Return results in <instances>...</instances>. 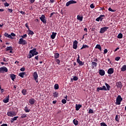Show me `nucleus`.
Instances as JSON below:
<instances>
[{
  "label": "nucleus",
  "instance_id": "603ef678",
  "mask_svg": "<svg viewBox=\"0 0 126 126\" xmlns=\"http://www.w3.org/2000/svg\"><path fill=\"white\" fill-rule=\"evenodd\" d=\"M4 6L6 7V6H9V3H7L6 2L4 3Z\"/></svg>",
  "mask_w": 126,
  "mask_h": 126
},
{
  "label": "nucleus",
  "instance_id": "f8f14e48",
  "mask_svg": "<svg viewBox=\"0 0 126 126\" xmlns=\"http://www.w3.org/2000/svg\"><path fill=\"white\" fill-rule=\"evenodd\" d=\"M116 86L117 88H119L120 89H122L123 87V84L121 82H118L116 83Z\"/></svg>",
  "mask_w": 126,
  "mask_h": 126
},
{
  "label": "nucleus",
  "instance_id": "a211bd4d",
  "mask_svg": "<svg viewBox=\"0 0 126 126\" xmlns=\"http://www.w3.org/2000/svg\"><path fill=\"white\" fill-rule=\"evenodd\" d=\"M10 77L12 79V81H14V79L16 78V75L14 74H11L10 75Z\"/></svg>",
  "mask_w": 126,
  "mask_h": 126
},
{
  "label": "nucleus",
  "instance_id": "0e129e2a",
  "mask_svg": "<svg viewBox=\"0 0 126 126\" xmlns=\"http://www.w3.org/2000/svg\"><path fill=\"white\" fill-rule=\"evenodd\" d=\"M38 52H37V51H36L35 52H34V54H32V55H33V57H34V56H37V55H38Z\"/></svg>",
  "mask_w": 126,
  "mask_h": 126
},
{
  "label": "nucleus",
  "instance_id": "37998d69",
  "mask_svg": "<svg viewBox=\"0 0 126 126\" xmlns=\"http://www.w3.org/2000/svg\"><path fill=\"white\" fill-rule=\"evenodd\" d=\"M73 80H74V81H77V80H78V77L74 76L73 78Z\"/></svg>",
  "mask_w": 126,
  "mask_h": 126
},
{
  "label": "nucleus",
  "instance_id": "f704fd0d",
  "mask_svg": "<svg viewBox=\"0 0 126 126\" xmlns=\"http://www.w3.org/2000/svg\"><path fill=\"white\" fill-rule=\"evenodd\" d=\"M12 47L11 46L7 47L6 48V51L7 52L8 51L12 50Z\"/></svg>",
  "mask_w": 126,
  "mask_h": 126
},
{
  "label": "nucleus",
  "instance_id": "cd10ccee",
  "mask_svg": "<svg viewBox=\"0 0 126 126\" xmlns=\"http://www.w3.org/2000/svg\"><path fill=\"white\" fill-rule=\"evenodd\" d=\"M25 75V72H20V73H19V76H20V77H22V78H23Z\"/></svg>",
  "mask_w": 126,
  "mask_h": 126
},
{
  "label": "nucleus",
  "instance_id": "a19ab883",
  "mask_svg": "<svg viewBox=\"0 0 126 126\" xmlns=\"http://www.w3.org/2000/svg\"><path fill=\"white\" fill-rule=\"evenodd\" d=\"M100 90H103V88L102 87H97L96 89L97 92H99Z\"/></svg>",
  "mask_w": 126,
  "mask_h": 126
},
{
  "label": "nucleus",
  "instance_id": "423d86ee",
  "mask_svg": "<svg viewBox=\"0 0 126 126\" xmlns=\"http://www.w3.org/2000/svg\"><path fill=\"white\" fill-rule=\"evenodd\" d=\"M77 63H79L80 66H82V65L84 64V62H83L82 61H80V57L79 56V55H78V58L77 59Z\"/></svg>",
  "mask_w": 126,
  "mask_h": 126
},
{
  "label": "nucleus",
  "instance_id": "412c9836",
  "mask_svg": "<svg viewBox=\"0 0 126 126\" xmlns=\"http://www.w3.org/2000/svg\"><path fill=\"white\" fill-rule=\"evenodd\" d=\"M77 19L79 21H82V20H83V16L78 15L77 16Z\"/></svg>",
  "mask_w": 126,
  "mask_h": 126
},
{
  "label": "nucleus",
  "instance_id": "ddd939ff",
  "mask_svg": "<svg viewBox=\"0 0 126 126\" xmlns=\"http://www.w3.org/2000/svg\"><path fill=\"white\" fill-rule=\"evenodd\" d=\"M99 74L101 76H104V75H105V70H104L103 69H99Z\"/></svg>",
  "mask_w": 126,
  "mask_h": 126
},
{
  "label": "nucleus",
  "instance_id": "774afa93",
  "mask_svg": "<svg viewBox=\"0 0 126 126\" xmlns=\"http://www.w3.org/2000/svg\"><path fill=\"white\" fill-rule=\"evenodd\" d=\"M1 126H7V124H3L1 125Z\"/></svg>",
  "mask_w": 126,
  "mask_h": 126
},
{
  "label": "nucleus",
  "instance_id": "7ed1b4c3",
  "mask_svg": "<svg viewBox=\"0 0 126 126\" xmlns=\"http://www.w3.org/2000/svg\"><path fill=\"white\" fill-rule=\"evenodd\" d=\"M18 44L19 45H26L27 42L25 39H24L23 38H20Z\"/></svg>",
  "mask_w": 126,
  "mask_h": 126
},
{
  "label": "nucleus",
  "instance_id": "5701e85b",
  "mask_svg": "<svg viewBox=\"0 0 126 126\" xmlns=\"http://www.w3.org/2000/svg\"><path fill=\"white\" fill-rule=\"evenodd\" d=\"M17 119H18V116H16L14 117V118H11L10 120L11 123H13L14 121H17Z\"/></svg>",
  "mask_w": 126,
  "mask_h": 126
},
{
  "label": "nucleus",
  "instance_id": "7c9ffc66",
  "mask_svg": "<svg viewBox=\"0 0 126 126\" xmlns=\"http://www.w3.org/2000/svg\"><path fill=\"white\" fill-rule=\"evenodd\" d=\"M73 123L74 125H75V126H77L78 125V121H77V120L74 119L73 120Z\"/></svg>",
  "mask_w": 126,
  "mask_h": 126
},
{
  "label": "nucleus",
  "instance_id": "9b49d317",
  "mask_svg": "<svg viewBox=\"0 0 126 126\" xmlns=\"http://www.w3.org/2000/svg\"><path fill=\"white\" fill-rule=\"evenodd\" d=\"M77 44L78 42L77 40H75L73 43V49L76 50L77 49Z\"/></svg>",
  "mask_w": 126,
  "mask_h": 126
},
{
  "label": "nucleus",
  "instance_id": "bf43d9fd",
  "mask_svg": "<svg viewBox=\"0 0 126 126\" xmlns=\"http://www.w3.org/2000/svg\"><path fill=\"white\" fill-rule=\"evenodd\" d=\"M21 71H25V67H22L20 68Z\"/></svg>",
  "mask_w": 126,
  "mask_h": 126
},
{
  "label": "nucleus",
  "instance_id": "09e8293b",
  "mask_svg": "<svg viewBox=\"0 0 126 126\" xmlns=\"http://www.w3.org/2000/svg\"><path fill=\"white\" fill-rule=\"evenodd\" d=\"M62 103H63V104H66V100H65V99H63L62 100Z\"/></svg>",
  "mask_w": 126,
  "mask_h": 126
},
{
  "label": "nucleus",
  "instance_id": "2f4dec72",
  "mask_svg": "<svg viewBox=\"0 0 126 126\" xmlns=\"http://www.w3.org/2000/svg\"><path fill=\"white\" fill-rule=\"evenodd\" d=\"M105 86L107 87V90H108V91H110V88H111V86H110L109 84H107V83H105Z\"/></svg>",
  "mask_w": 126,
  "mask_h": 126
},
{
  "label": "nucleus",
  "instance_id": "13d9d810",
  "mask_svg": "<svg viewBox=\"0 0 126 126\" xmlns=\"http://www.w3.org/2000/svg\"><path fill=\"white\" fill-rule=\"evenodd\" d=\"M108 10H109V11H111V12H115V10H113V9H112V8H111V7H109V8H108Z\"/></svg>",
  "mask_w": 126,
  "mask_h": 126
},
{
  "label": "nucleus",
  "instance_id": "f03ea898",
  "mask_svg": "<svg viewBox=\"0 0 126 126\" xmlns=\"http://www.w3.org/2000/svg\"><path fill=\"white\" fill-rule=\"evenodd\" d=\"M7 115L8 116V117H15V116H16V113L15 111H8L7 113Z\"/></svg>",
  "mask_w": 126,
  "mask_h": 126
},
{
  "label": "nucleus",
  "instance_id": "c03bdc74",
  "mask_svg": "<svg viewBox=\"0 0 126 126\" xmlns=\"http://www.w3.org/2000/svg\"><path fill=\"white\" fill-rule=\"evenodd\" d=\"M21 37H22V39H25V38H27V34H25L23 35H22Z\"/></svg>",
  "mask_w": 126,
  "mask_h": 126
},
{
  "label": "nucleus",
  "instance_id": "b1692460",
  "mask_svg": "<svg viewBox=\"0 0 126 126\" xmlns=\"http://www.w3.org/2000/svg\"><path fill=\"white\" fill-rule=\"evenodd\" d=\"M56 35H57L56 32H53L52 34L51 35V39H55V38H56Z\"/></svg>",
  "mask_w": 126,
  "mask_h": 126
},
{
  "label": "nucleus",
  "instance_id": "680f3d73",
  "mask_svg": "<svg viewBox=\"0 0 126 126\" xmlns=\"http://www.w3.org/2000/svg\"><path fill=\"white\" fill-rule=\"evenodd\" d=\"M30 2H31V4L34 3V2H35V0H30Z\"/></svg>",
  "mask_w": 126,
  "mask_h": 126
},
{
  "label": "nucleus",
  "instance_id": "338daca9",
  "mask_svg": "<svg viewBox=\"0 0 126 126\" xmlns=\"http://www.w3.org/2000/svg\"><path fill=\"white\" fill-rule=\"evenodd\" d=\"M94 62H98L97 58H94Z\"/></svg>",
  "mask_w": 126,
  "mask_h": 126
},
{
  "label": "nucleus",
  "instance_id": "aec40b11",
  "mask_svg": "<svg viewBox=\"0 0 126 126\" xmlns=\"http://www.w3.org/2000/svg\"><path fill=\"white\" fill-rule=\"evenodd\" d=\"M81 107H82V105L81 104H76V111H79V109H80V108H81Z\"/></svg>",
  "mask_w": 126,
  "mask_h": 126
},
{
  "label": "nucleus",
  "instance_id": "393cba45",
  "mask_svg": "<svg viewBox=\"0 0 126 126\" xmlns=\"http://www.w3.org/2000/svg\"><path fill=\"white\" fill-rule=\"evenodd\" d=\"M54 58L55 59H59V58H60V54L58 53H55L54 54Z\"/></svg>",
  "mask_w": 126,
  "mask_h": 126
},
{
  "label": "nucleus",
  "instance_id": "052dcab7",
  "mask_svg": "<svg viewBox=\"0 0 126 126\" xmlns=\"http://www.w3.org/2000/svg\"><path fill=\"white\" fill-rule=\"evenodd\" d=\"M108 53V49H105L104 50V54H107Z\"/></svg>",
  "mask_w": 126,
  "mask_h": 126
},
{
  "label": "nucleus",
  "instance_id": "6e6552de",
  "mask_svg": "<svg viewBox=\"0 0 126 126\" xmlns=\"http://www.w3.org/2000/svg\"><path fill=\"white\" fill-rule=\"evenodd\" d=\"M76 1H75V0H69V1L67 2L66 3V6H69V5H70V4H73L74 3H76Z\"/></svg>",
  "mask_w": 126,
  "mask_h": 126
},
{
  "label": "nucleus",
  "instance_id": "6ab92c4d",
  "mask_svg": "<svg viewBox=\"0 0 126 126\" xmlns=\"http://www.w3.org/2000/svg\"><path fill=\"white\" fill-rule=\"evenodd\" d=\"M5 37H6L7 38H10V39H13V37L10 35V34H8L7 32H5L4 34Z\"/></svg>",
  "mask_w": 126,
  "mask_h": 126
},
{
  "label": "nucleus",
  "instance_id": "3c124183",
  "mask_svg": "<svg viewBox=\"0 0 126 126\" xmlns=\"http://www.w3.org/2000/svg\"><path fill=\"white\" fill-rule=\"evenodd\" d=\"M10 36H11V37H15V36H16V34H15V33L12 32L11 33V34H10Z\"/></svg>",
  "mask_w": 126,
  "mask_h": 126
},
{
  "label": "nucleus",
  "instance_id": "4d7b16f0",
  "mask_svg": "<svg viewBox=\"0 0 126 126\" xmlns=\"http://www.w3.org/2000/svg\"><path fill=\"white\" fill-rule=\"evenodd\" d=\"M8 11L9 12H10V13H12L13 12V10H12V9L8 8Z\"/></svg>",
  "mask_w": 126,
  "mask_h": 126
},
{
  "label": "nucleus",
  "instance_id": "49530a36",
  "mask_svg": "<svg viewBox=\"0 0 126 126\" xmlns=\"http://www.w3.org/2000/svg\"><path fill=\"white\" fill-rule=\"evenodd\" d=\"M120 60H121V57H117L115 58V61H116L117 62H119Z\"/></svg>",
  "mask_w": 126,
  "mask_h": 126
},
{
  "label": "nucleus",
  "instance_id": "79ce46f5",
  "mask_svg": "<svg viewBox=\"0 0 126 126\" xmlns=\"http://www.w3.org/2000/svg\"><path fill=\"white\" fill-rule=\"evenodd\" d=\"M94 111L93 109H90L89 110V114H94Z\"/></svg>",
  "mask_w": 126,
  "mask_h": 126
},
{
  "label": "nucleus",
  "instance_id": "a18cd8bd",
  "mask_svg": "<svg viewBox=\"0 0 126 126\" xmlns=\"http://www.w3.org/2000/svg\"><path fill=\"white\" fill-rule=\"evenodd\" d=\"M29 33L31 35H34V32L31 30H29Z\"/></svg>",
  "mask_w": 126,
  "mask_h": 126
},
{
  "label": "nucleus",
  "instance_id": "6e6d98bb",
  "mask_svg": "<svg viewBox=\"0 0 126 126\" xmlns=\"http://www.w3.org/2000/svg\"><path fill=\"white\" fill-rule=\"evenodd\" d=\"M102 90H104V91H107V88H106V86H102Z\"/></svg>",
  "mask_w": 126,
  "mask_h": 126
},
{
  "label": "nucleus",
  "instance_id": "0eeeda50",
  "mask_svg": "<svg viewBox=\"0 0 126 126\" xmlns=\"http://www.w3.org/2000/svg\"><path fill=\"white\" fill-rule=\"evenodd\" d=\"M32 76H33V78L34 79V80L36 82V83H38V74L37 73V72L35 71L33 72L32 74Z\"/></svg>",
  "mask_w": 126,
  "mask_h": 126
},
{
  "label": "nucleus",
  "instance_id": "8fccbe9b",
  "mask_svg": "<svg viewBox=\"0 0 126 126\" xmlns=\"http://www.w3.org/2000/svg\"><path fill=\"white\" fill-rule=\"evenodd\" d=\"M32 57H34V55L30 54V55L28 56V59H31Z\"/></svg>",
  "mask_w": 126,
  "mask_h": 126
},
{
  "label": "nucleus",
  "instance_id": "72a5a7b5",
  "mask_svg": "<svg viewBox=\"0 0 126 126\" xmlns=\"http://www.w3.org/2000/svg\"><path fill=\"white\" fill-rule=\"evenodd\" d=\"M118 39H122L123 38V33H120L117 36Z\"/></svg>",
  "mask_w": 126,
  "mask_h": 126
},
{
  "label": "nucleus",
  "instance_id": "c756f323",
  "mask_svg": "<svg viewBox=\"0 0 126 126\" xmlns=\"http://www.w3.org/2000/svg\"><path fill=\"white\" fill-rule=\"evenodd\" d=\"M53 96L55 98H58V97H59V93H58V92L54 93Z\"/></svg>",
  "mask_w": 126,
  "mask_h": 126
},
{
  "label": "nucleus",
  "instance_id": "58836bf2",
  "mask_svg": "<svg viewBox=\"0 0 126 126\" xmlns=\"http://www.w3.org/2000/svg\"><path fill=\"white\" fill-rule=\"evenodd\" d=\"M86 48H89V46L87 45H83L81 47V50H82L83 49H86Z\"/></svg>",
  "mask_w": 126,
  "mask_h": 126
},
{
  "label": "nucleus",
  "instance_id": "e2e57ef3",
  "mask_svg": "<svg viewBox=\"0 0 126 126\" xmlns=\"http://www.w3.org/2000/svg\"><path fill=\"white\" fill-rule=\"evenodd\" d=\"M55 13H55V12L51 13L50 15V17H52L53 16V15H54V14H55Z\"/></svg>",
  "mask_w": 126,
  "mask_h": 126
},
{
  "label": "nucleus",
  "instance_id": "1a4fd4ad",
  "mask_svg": "<svg viewBox=\"0 0 126 126\" xmlns=\"http://www.w3.org/2000/svg\"><path fill=\"white\" fill-rule=\"evenodd\" d=\"M45 18H46V17H45V15H41V16L39 18L41 21H42L43 23H44V24H46V23H47V22L45 19Z\"/></svg>",
  "mask_w": 126,
  "mask_h": 126
},
{
  "label": "nucleus",
  "instance_id": "473e14b6",
  "mask_svg": "<svg viewBox=\"0 0 126 126\" xmlns=\"http://www.w3.org/2000/svg\"><path fill=\"white\" fill-rule=\"evenodd\" d=\"M22 93L23 95H26V94H27V91L25 89H23L22 91Z\"/></svg>",
  "mask_w": 126,
  "mask_h": 126
},
{
  "label": "nucleus",
  "instance_id": "e433bc0d",
  "mask_svg": "<svg viewBox=\"0 0 126 126\" xmlns=\"http://www.w3.org/2000/svg\"><path fill=\"white\" fill-rule=\"evenodd\" d=\"M24 118H27V114H23L21 116V119H24Z\"/></svg>",
  "mask_w": 126,
  "mask_h": 126
},
{
  "label": "nucleus",
  "instance_id": "864d4df0",
  "mask_svg": "<svg viewBox=\"0 0 126 126\" xmlns=\"http://www.w3.org/2000/svg\"><path fill=\"white\" fill-rule=\"evenodd\" d=\"M3 62H5V63H6V62H8V59H6L5 58H3Z\"/></svg>",
  "mask_w": 126,
  "mask_h": 126
},
{
  "label": "nucleus",
  "instance_id": "20e7f679",
  "mask_svg": "<svg viewBox=\"0 0 126 126\" xmlns=\"http://www.w3.org/2000/svg\"><path fill=\"white\" fill-rule=\"evenodd\" d=\"M108 29H109V27H104L103 28H101L99 31V33H101V34H103V33H105V32H106V31H107Z\"/></svg>",
  "mask_w": 126,
  "mask_h": 126
},
{
  "label": "nucleus",
  "instance_id": "39448f33",
  "mask_svg": "<svg viewBox=\"0 0 126 126\" xmlns=\"http://www.w3.org/2000/svg\"><path fill=\"white\" fill-rule=\"evenodd\" d=\"M8 71V69L5 66L1 67L0 68V72L1 73H3V72H7Z\"/></svg>",
  "mask_w": 126,
  "mask_h": 126
},
{
  "label": "nucleus",
  "instance_id": "f257e3e1",
  "mask_svg": "<svg viewBox=\"0 0 126 126\" xmlns=\"http://www.w3.org/2000/svg\"><path fill=\"white\" fill-rule=\"evenodd\" d=\"M123 101V98L120 95H118L117 97L116 98V105H121V102Z\"/></svg>",
  "mask_w": 126,
  "mask_h": 126
},
{
  "label": "nucleus",
  "instance_id": "5fc2aeb1",
  "mask_svg": "<svg viewBox=\"0 0 126 126\" xmlns=\"http://www.w3.org/2000/svg\"><path fill=\"white\" fill-rule=\"evenodd\" d=\"M90 7H91V8H94L95 7V6L94 5V3H92L90 5Z\"/></svg>",
  "mask_w": 126,
  "mask_h": 126
},
{
  "label": "nucleus",
  "instance_id": "9d476101",
  "mask_svg": "<svg viewBox=\"0 0 126 126\" xmlns=\"http://www.w3.org/2000/svg\"><path fill=\"white\" fill-rule=\"evenodd\" d=\"M103 17H105V15H100L99 17L97 18L95 20L96 21H97L99 22V21H101L102 22V21L104 19V18Z\"/></svg>",
  "mask_w": 126,
  "mask_h": 126
},
{
  "label": "nucleus",
  "instance_id": "f3484780",
  "mask_svg": "<svg viewBox=\"0 0 126 126\" xmlns=\"http://www.w3.org/2000/svg\"><path fill=\"white\" fill-rule=\"evenodd\" d=\"M92 69L95 68V67H97V63L95 62H92Z\"/></svg>",
  "mask_w": 126,
  "mask_h": 126
},
{
  "label": "nucleus",
  "instance_id": "de8ad7c7",
  "mask_svg": "<svg viewBox=\"0 0 126 126\" xmlns=\"http://www.w3.org/2000/svg\"><path fill=\"white\" fill-rule=\"evenodd\" d=\"M100 126H108L105 123L103 122L100 123Z\"/></svg>",
  "mask_w": 126,
  "mask_h": 126
},
{
  "label": "nucleus",
  "instance_id": "4c0bfd02",
  "mask_svg": "<svg viewBox=\"0 0 126 126\" xmlns=\"http://www.w3.org/2000/svg\"><path fill=\"white\" fill-rule=\"evenodd\" d=\"M59 84H56L55 85H54V89L55 90H58V89H59Z\"/></svg>",
  "mask_w": 126,
  "mask_h": 126
},
{
  "label": "nucleus",
  "instance_id": "c85d7f7f",
  "mask_svg": "<svg viewBox=\"0 0 126 126\" xmlns=\"http://www.w3.org/2000/svg\"><path fill=\"white\" fill-rule=\"evenodd\" d=\"M121 71H126V65H124L121 68Z\"/></svg>",
  "mask_w": 126,
  "mask_h": 126
},
{
  "label": "nucleus",
  "instance_id": "bb28decb",
  "mask_svg": "<svg viewBox=\"0 0 126 126\" xmlns=\"http://www.w3.org/2000/svg\"><path fill=\"white\" fill-rule=\"evenodd\" d=\"M95 49H98L99 51H102V47L100 44H97L95 46Z\"/></svg>",
  "mask_w": 126,
  "mask_h": 126
},
{
  "label": "nucleus",
  "instance_id": "a878e982",
  "mask_svg": "<svg viewBox=\"0 0 126 126\" xmlns=\"http://www.w3.org/2000/svg\"><path fill=\"white\" fill-rule=\"evenodd\" d=\"M24 110L26 113H29L30 112V109L27 106H25Z\"/></svg>",
  "mask_w": 126,
  "mask_h": 126
},
{
  "label": "nucleus",
  "instance_id": "dca6fc26",
  "mask_svg": "<svg viewBox=\"0 0 126 126\" xmlns=\"http://www.w3.org/2000/svg\"><path fill=\"white\" fill-rule=\"evenodd\" d=\"M29 102L31 105H34V104H35V99L33 98H31Z\"/></svg>",
  "mask_w": 126,
  "mask_h": 126
},
{
  "label": "nucleus",
  "instance_id": "ea45409f",
  "mask_svg": "<svg viewBox=\"0 0 126 126\" xmlns=\"http://www.w3.org/2000/svg\"><path fill=\"white\" fill-rule=\"evenodd\" d=\"M55 62L57 63V64L60 65L61 63V60L58 59H55Z\"/></svg>",
  "mask_w": 126,
  "mask_h": 126
},
{
  "label": "nucleus",
  "instance_id": "4be33fe9",
  "mask_svg": "<svg viewBox=\"0 0 126 126\" xmlns=\"http://www.w3.org/2000/svg\"><path fill=\"white\" fill-rule=\"evenodd\" d=\"M36 51H37V49L36 48H33L32 50H31L30 51V54H31L32 55H34Z\"/></svg>",
  "mask_w": 126,
  "mask_h": 126
},
{
  "label": "nucleus",
  "instance_id": "c9c22d12",
  "mask_svg": "<svg viewBox=\"0 0 126 126\" xmlns=\"http://www.w3.org/2000/svg\"><path fill=\"white\" fill-rule=\"evenodd\" d=\"M120 116L117 115L115 117V121H116V122H119L120 121Z\"/></svg>",
  "mask_w": 126,
  "mask_h": 126
},
{
  "label": "nucleus",
  "instance_id": "2eb2a0df",
  "mask_svg": "<svg viewBox=\"0 0 126 126\" xmlns=\"http://www.w3.org/2000/svg\"><path fill=\"white\" fill-rule=\"evenodd\" d=\"M3 103H8L9 102V95H8L4 99H3Z\"/></svg>",
  "mask_w": 126,
  "mask_h": 126
},
{
  "label": "nucleus",
  "instance_id": "69168bd1",
  "mask_svg": "<svg viewBox=\"0 0 126 126\" xmlns=\"http://www.w3.org/2000/svg\"><path fill=\"white\" fill-rule=\"evenodd\" d=\"M25 26H26V28H27V29H29V26H28V23H26L25 24Z\"/></svg>",
  "mask_w": 126,
  "mask_h": 126
},
{
  "label": "nucleus",
  "instance_id": "4468645a",
  "mask_svg": "<svg viewBox=\"0 0 126 126\" xmlns=\"http://www.w3.org/2000/svg\"><path fill=\"white\" fill-rule=\"evenodd\" d=\"M107 73L108 74H113L114 73V68H110L107 71Z\"/></svg>",
  "mask_w": 126,
  "mask_h": 126
}]
</instances>
